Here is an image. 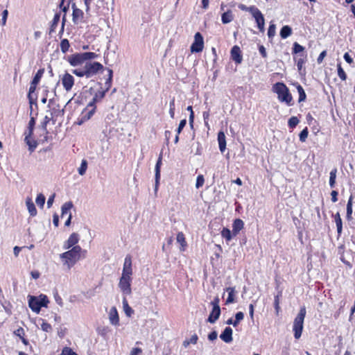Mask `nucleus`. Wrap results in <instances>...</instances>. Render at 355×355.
I'll use <instances>...</instances> for the list:
<instances>
[{
	"label": "nucleus",
	"instance_id": "f257e3e1",
	"mask_svg": "<svg viewBox=\"0 0 355 355\" xmlns=\"http://www.w3.org/2000/svg\"><path fill=\"white\" fill-rule=\"evenodd\" d=\"M86 250H83L80 246L76 245L71 250L60 254V259L64 261V265L70 269L81 258L85 257Z\"/></svg>",
	"mask_w": 355,
	"mask_h": 355
},
{
	"label": "nucleus",
	"instance_id": "f03ea898",
	"mask_svg": "<svg viewBox=\"0 0 355 355\" xmlns=\"http://www.w3.org/2000/svg\"><path fill=\"white\" fill-rule=\"evenodd\" d=\"M273 91L277 94L279 101L285 103L288 106L292 105L293 98L285 84L282 83L275 84Z\"/></svg>",
	"mask_w": 355,
	"mask_h": 355
},
{
	"label": "nucleus",
	"instance_id": "7ed1b4c3",
	"mask_svg": "<svg viewBox=\"0 0 355 355\" xmlns=\"http://www.w3.org/2000/svg\"><path fill=\"white\" fill-rule=\"evenodd\" d=\"M28 298L29 307L37 313H40L42 307H46L49 302L46 295L42 294L39 297L28 295Z\"/></svg>",
	"mask_w": 355,
	"mask_h": 355
},
{
	"label": "nucleus",
	"instance_id": "20e7f679",
	"mask_svg": "<svg viewBox=\"0 0 355 355\" xmlns=\"http://www.w3.org/2000/svg\"><path fill=\"white\" fill-rule=\"evenodd\" d=\"M306 313L305 306H302L297 315L294 320L293 330L294 331V336L295 339H299L302 336Z\"/></svg>",
	"mask_w": 355,
	"mask_h": 355
},
{
	"label": "nucleus",
	"instance_id": "39448f33",
	"mask_svg": "<svg viewBox=\"0 0 355 355\" xmlns=\"http://www.w3.org/2000/svg\"><path fill=\"white\" fill-rule=\"evenodd\" d=\"M84 69L86 73L87 78H92L96 75L99 71L103 69V66L97 62H87L84 65Z\"/></svg>",
	"mask_w": 355,
	"mask_h": 355
},
{
	"label": "nucleus",
	"instance_id": "423d86ee",
	"mask_svg": "<svg viewBox=\"0 0 355 355\" xmlns=\"http://www.w3.org/2000/svg\"><path fill=\"white\" fill-rule=\"evenodd\" d=\"M131 282L132 278L121 277L119 282V288L123 296L130 295L132 293Z\"/></svg>",
	"mask_w": 355,
	"mask_h": 355
},
{
	"label": "nucleus",
	"instance_id": "0eeeda50",
	"mask_svg": "<svg viewBox=\"0 0 355 355\" xmlns=\"http://www.w3.org/2000/svg\"><path fill=\"white\" fill-rule=\"evenodd\" d=\"M204 47V41L202 35L200 33H196L194 36V42L191 44V52H201Z\"/></svg>",
	"mask_w": 355,
	"mask_h": 355
},
{
	"label": "nucleus",
	"instance_id": "6e6552de",
	"mask_svg": "<svg viewBox=\"0 0 355 355\" xmlns=\"http://www.w3.org/2000/svg\"><path fill=\"white\" fill-rule=\"evenodd\" d=\"M61 82L66 92H69L74 85V78L69 73H65L61 78Z\"/></svg>",
	"mask_w": 355,
	"mask_h": 355
},
{
	"label": "nucleus",
	"instance_id": "1a4fd4ad",
	"mask_svg": "<svg viewBox=\"0 0 355 355\" xmlns=\"http://www.w3.org/2000/svg\"><path fill=\"white\" fill-rule=\"evenodd\" d=\"M132 260L130 256L125 258L121 277L132 278Z\"/></svg>",
	"mask_w": 355,
	"mask_h": 355
},
{
	"label": "nucleus",
	"instance_id": "9d476101",
	"mask_svg": "<svg viewBox=\"0 0 355 355\" xmlns=\"http://www.w3.org/2000/svg\"><path fill=\"white\" fill-rule=\"evenodd\" d=\"M254 18L257 27L261 33L264 32L265 19L261 11L257 8L252 14Z\"/></svg>",
	"mask_w": 355,
	"mask_h": 355
},
{
	"label": "nucleus",
	"instance_id": "9b49d317",
	"mask_svg": "<svg viewBox=\"0 0 355 355\" xmlns=\"http://www.w3.org/2000/svg\"><path fill=\"white\" fill-rule=\"evenodd\" d=\"M72 8H73V14H72L73 22L75 24H78L83 21V12L82 10L77 8L74 3L72 5Z\"/></svg>",
	"mask_w": 355,
	"mask_h": 355
},
{
	"label": "nucleus",
	"instance_id": "f8f14e48",
	"mask_svg": "<svg viewBox=\"0 0 355 355\" xmlns=\"http://www.w3.org/2000/svg\"><path fill=\"white\" fill-rule=\"evenodd\" d=\"M79 241V236L77 233H73L70 235L67 241H66L64 243V249H69L71 248H73L76 246V244Z\"/></svg>",
	"mask_w": 355,
	"mask_h": 355
},
{
	"label": "nucleus",
	"instance_id": "ddd939ff",
	"mask_svg": "<svg viewBox=\"0 0 355 355\" xmlns=\"http://www.w3.org/2000/svg\"><path fill=\"white\" fill-rule=\"evenodd\" d=\"M232 59L236 63L240 64L242 62V55L240 48L238 46H234L231 49Z\"/></svg>",
	"mask_w": 355,
	"mask_h": 355
},
{
	"label": "nucleus",
	"instance_id": "4468645a",
	"mask_svg": "<svg viewBox=\"0 0 355 355\" xmlns=\"http://www.w3.org/2000/svg\"><path fill=\"white\" fill-rule=\"evenodd\" d=\"M225 291L228 294L227 298L225 301V304L234 303L236 302V295L237 293L235 287H227L226 288Z\"/></svg>",
	"mask_w": 355,
	"mask_h": 355
},
{
	"label": "nucleus",
	"instance_id": "2eb2a0df",
	"mask_svg": "<svg viewBox=\"0 0 355 355\" xmlns=\"http://www.w3.org/2000/svg\"><path fill=\"white\" fill-rule=\"evenodd\" d=\"M220 338L226 343H230L232 341V329L230 327H226L220 335Z\"/></svg>",
	"mask_w": 355,
	"mask_h": 355
},
{
	"label": "nucleus",
	"instance_id": "dca6fc26",
	"mask_svg": "<svg viewBox=\"0 0 355 355\" xmlns=\"http://www.w3.org/2000/svg\"><path fill=\"white\" fill-rule=\"evenodd\" d=\"M109 320L112 324L117 326L119 324V318L117 310L115 307H112L109 313Z\"/></svg>",
	"mask_w": 355,
	"mask_h": 355
},
{
	"label": "nucleus",
	"instance_id": "f3484780",
	"mask_svg": "<svg viewBox=\"0 0 355 355\" xmlns=\"http://www.w3.org/2000/svg\"><path fill=\"white\" fill-rule=\"evenodd\" d=\"M220 315V308H212V310L207 318V322L214 324Z\"/></svg>",
	"mask_w": 355,
	"mask_h": 355
},
{
	"label": "nucleus",
	"instance_id": "a211bd4d",
	"mask_svg": "<svg viewBox=\"0 0 355 355\" xmlns=\"http://www.w3.org/2000/svg\"><path fill=\"white\" fill-rule=\"evenodd\" d=\"M162 155H159L157 162L155 165V190H157L159 179H160V167L162 165Z\"/></svg>",
	"mask_w": 355,
	"mask_h": 355
},
{
	"label": "nucleus",
	"instance_id": "6ab92c4d",
	"mask_svg": "<svg viewBox=\"0 0 355 355\" xmlns=\"http://www.w3.org/2000/svg\"><path fill=\"white\" fill-rule=\"evenodd\" d=\"M243 222L241 219L237 218L234 220L232 225V234L236 236L239 232L243 228Z\"/></svg>",
	"mask_w": 355,
	"mask_h": 355
},
{
	"label": "nucleus",
	"instance_id": "aec40b11",
	"mask_svg": "<svg viewBox=\"0 0 355 355\" xmlns=\"http://www.w3.org/2000/svg\"><path fill=\"white\" fill-rule=\"evenodd\" d=\"M218 141L219 149L221 153H223L226 148V139L225 133L222 131L218 133Z\"/></svg>",
	"mask_w": 355,
	"mask_h": 355
},
{
	"label": "nucleus",
	"instance_id": "412c9836",
	"mask_svg": "<svg viewBox=\"0 0 355 355\" xmlns=\"http://www.w3.org/2000/svg\"><path fill=\"white\" fill-rule=\"evenodd\" d=\"M84 61L85 60L83 59V53L73 55L69 58V63L72 66H78L82 64Z\"/></svg>",
	"mask_w": 355,
	"mask_h": 355
},
{
	"label": "nucleus",
	"instance_id": "4be33fe9",
	"mask_svg": "<svg viewBox=\"0 0 355 355\" xmlns=\"http://www.w3.org/2000/svg\"><path fill=\"white\" fill-rule=\"evenodd\" d=\"M26 205L28 209V211L31 216H35L37 215V209L35 208V206L31 198H27L26 199Z\"/></svg>",
	"mask_w": 355,
	"mask_h": 355
},
{
	"label": "nucleus",
	"instance_id": "5701e85b",
	"mask_svg": "<svg viewBox=\"0 0 355 355\" xmlns=\"http://www.w3.org/2000/svg\"><path fill=\"white\" fill-rule=\"evenodd\" d=\"M31 136H28L25 135L24 141L26 144L28 146V150L31 153H32L36 148L37 144L35 140H31Z\"/></svg>",
	"mask_w": 355,
	"mask_h": 355
},
{
	"label": "nucleus",
	"instance_id": "b1692460",
	"mask_svg": "<svg viewBox=\"0 0 355 355\" xmlns=\"http://www.w3.org/2000/svg\"><path fill=\"white\" fill-rule=\"evenodd\" d=\"M73 207V203L71 201L67 202L64 203L62 206V213L61 217L63 218L65 215L68 214L70 212L71 209Z\"/></svg>",
	"mask_w": 355,
	"mask_h": 355
},
{
	"label": "nucleus",
	"instance_id": "393cba45",
	"mask_svg": "<svg viewBox=\"0 0 355 355\" xmlns=\"http://www.w3.org/2000/svg\"><path fill=\"white\" fill-rule=\"evenodd\" d=\"M234 19L232 12L227 10L221 16V21L223 24H228L231 22Z\"/></svg>",
	"mask_w": 355,
	"mask_h": 355
},
{
	"label": "nucleus",
	"instance_id": "a878e982",
	"mask_svg": "<svg viewBox=\"0 0 355 355\" xmlns=\"http://www.w3.org/2000/svg\"><path fill=\"white\" fill-rule=\"evenodd\" d=\"M122 304H123V308L124 312L126 314V315L129 316V317L131 316V315L133 313L134 311L128 305V303L125 296H123V297Z\"/></svg>",
	"mask_w": 355,
	"mask_h": 355
},
{
	"label": "nucleus",
	"instance_id": "bb28decb",
	"mask_svg": "<svg viewBox=\"0 0 355 355\" xmlns=\"http://www.w3.org/2000/svg\"><path fill=\"white\" fill-rule=\"evenodd\" d=\"M292 34V29L289 26H284L280 31V36L286 39Z\"/></svg>",
	"mask_w": 355,
	"mask_h": 355
},
{
	"label": "nucleus",
	"instance_id": "cd10ccee",
	"mask_svg": "<svg viewBox=\"0 0 355 355\" xmlns=\"http://www.w3.org/2000/svg\"><path fill=\"white\" fill-rule=\"evenodd\" d=\"M60 13L55 14V15L53 17V19L52 20L51 24V28H50V31H49V33L50 34L52 32L55 31V30L57 28L58 24L59 21H60Z\"/></svg>",
	"mask_w": 355,
	"mask_h": 355
},
{
	"label": "nucleus",
	"instance_id": "c85d7f7f",
	"mask_svg": "<svg viewBox=\"0 0 355 355\" xmlns=\"http://www.w3.org/2000/svg\"><path fill=\"white\" fill-rule=\"evenodd\" d=\"M105 92H98L95 94L93 97L92 101L88 103V107H94L95 106L96 103L102 99L104 97Z\"/></svg>",
	"mask_w": 355,
	"mask_h": 355
},
{
	"label": "nucleus",
	"instance_id": "c756f323",
	"mask_svg": "<svg viewBox=\"0 0 355 355\" xmlns=\"http://www.w3.org/2000/svg\"><path fill=\"white\" fill-rule=\"evenodd\" d=\"M335 222L337 227V232L338 235L342 233L343 225H342V219L340 218V214L336 213L334 216Z\"/></svg>",
	"mask_w": 355,
	"mask_h": 355
},
{
	"label": "nucleus",
	"instance_id": "7c9ffc66",
	"mask_svg": "<svg viewBox=\"0 0 355 355\" xmlns=\"http://www.w3.org/2000/svg\"><path fill=\"white\" fill-rule=\"evenodd\" d=\"M35 125V119L34 117H31L28 122V130L25 132L24 135H26L28 136H32Z\"/></svg>",
	"mask_w": 355,
	"mask_h": 355
},
{
	"label": "nucleus",
	"instance_id": "2f4dec72",
	"mask_svg": "<svg viewBox=\"0 0 355 355\" xmlns=\"http://www.w3.org/2000/svg\"><path fill=\"white\" fill-rule=\"evenodd\" d=\"M352 196L349 197V199L347 204V219L351 220L352 219Z\"/></svg>",
	"mask_w": 355,
	"mask_h": 355
},
{
	"label": "nucleus",
	"instance_id": "473e14b6",
	"mask_svg": "<svg viewBox=\"0 0 355 355\" xmlns=\"http://www.w3.org/2000/svg\"><path fill=\"white\" fill-rule=\"evenodd\" d=\"M337 168H334L330 172L329 176V186L331 188H334L336 184Z\"/></svg>",
	"mask_w": 355,
	"mask_h": 355
},
{
	"label": "nucleus",
	"instance_id": "72a5a7b5",
	"mask_svg": "<svg viewBox=\"0 0 355 355\" xmlns=\"http://www.w3.org/2000/svg\"><path fill=\"white\" fill-rule=\"evenodd\" d=\"M177 241L181 245V250H184V247L187 245L184 235L182 232H179L177 234Z\"/></svg>",
	"mask_w": 355,
	"mask_h": 355
},
{
	"label": "nucleus",
	"instance_id": "f704fd0d",
	"mask_svg": "<svg viewBox=\"0 0 355 355\" xmlns=\"http://www.w3.org/2000/svg\"><path fill=\"white\" fill-rule=\"evenodd\" d=\"M221 236L226 239L227 241H230L232 239L233 234L231 231L226 227H224L221 232Z\"/></svg>",
	"mask_w": 355,
	"mask_h": 355
},
{
	"label": "nucleus",
	"instance_id": "c9c22d12",
	"mask_svg": "<svg viewBox=\"0 0 355 355\" xmlns=\"http://www.w3.org/2000/svg\"><path fill=\"white\" fill-rule=\"evenodd\" d=\"M296 87H297V92L299 93L298 101L300 103L302 101H305L306 96V94H305V92H304L303 87L299 84H297Z\"/></svg>",
	"mask_w": 355,
	"mask_h": 355
},
{
	"label": "nucleus",
	"instance_id": "e433bc0d",
	"mask_svg": "<svg viewBox=\"0 0 355 355\" xmlns=\"http://www.w3.org/2000/svg\"><path fill=\"white\" fill-rule=\"evenodd\" d=\"M44 72V69H40L37 71L36 73L35 77L33 78L32 83H33L34 85H37L41 79V78L43 76V73Z\"/></svg>",
	"mask_w": 355,
	"mask_h": 355
},
{
	"label": "nucleus",
	"instance_id": "4c0bfd02",
	"mask_svg": "<svg viewBox=\"0 0 355 355\" xmlns=\"http://www.w3.org/2000/svg\"><path fill=\"white\" fill-rule=\"evenodd\" d=\"M45 196L43 194L40 193L37 195L35 202L40 208H43L45 203Z\"/></svg>",
	"mask_w": 355,
	"mask_h": 355
},
{
	"label": "nucleus",
	"instance_id": "58836bf2",
	"mask_svg": "<svg viewBox=\"0 0 355 355\" xmlns=\"http://www.w3.org/2000/svg\"><path fill=\"white\" fill-rule=\"evenodd\" d=\"M69 46V42L67 39H63L61 40L60 49L63 53L68 51Z\"/></svg>",
	"mask_w": 355,
	"mask_h": 355
},
{
	"label": "nucleus",
	"instance_id": "ea45409f",
	"mask_svg": "<svg viewBox=\"0 0 355 355\" xmlns=\"http://www.w3.org/2000/svg\"><path fill=\"white\" fill-rule=\"evenodd\" d=\"M96 107L94 105V107H87V112H86L84 116L83 119L85 120H88L91 118V116L94 114L95 112Z\"/></svg>",
	"mask_w": 355,
	"mask_h": 355
},
{
	"label": "nucleus",
	"instance_id": "a19ab883",
	"mask_svg": "<svg viewBox=\"0 0 355 355\" xmlns=\"http://www.w3.org/2000/svg\"><path fill=\"white\" fill-rule=\"evenodd\" d=\"M239 8L241 9V10H243V11H248L249 12H250L251 14H252L257 9V8L254 6H250V7H248L246 6L244 4H239L238 6Z\"/></svg>",
	"mask_w": 355,
	"mask_h": 355
},
{
	"label": "nucleus",
	"instance_id": "79ce46f5",
	"mask_svg": "<svg viewBox=\"0 0 355 355\" xmlns=\"http://www.w3.org/2000/svg\"><path fill=\"white\" fill-rule=\"evenodd\" d=\"M87 168V162L85 159H83L80 166L78 168V173L80 175H85Z\"/></svg>",
	"mask_w": 355,
	"mask_h": 355
},
{
	"label": "nucleus",
	"instance_id": "37998d69",
	"mask_svg": "<svg viewBox=\"0 0 355 355\" xmlns=\"http://www.w3.org/2000/svg\"><path fill=\"white\" fill-rule=\"evenodd\" d=\"M337 69H338V76L342 80H345L347 79V75L342 68L340 64H337Z\"/></svg>",
	"mask_w": 355,
	"mask_h": 355
},
{
	"label": "nucleus",
	"instance_id": "c03bdc74",
	"mask_svg": "<svg viewBox=\"0 0 355 355\" xmlns=\"http://www.w3.org/2000/svg\"><path fill=\"white\" fill-rule=\"evenodd\" d=\"M299 122L300 121L297 117L292 116L289 119L288 124L291 128H293L299 123Z\"/></svg>",
	"mask_w": 355,
	"mask_h": 355
},
{
	"label": "nucleus",
	"instance_id": "a18cd8bd",
	"mask_svg": "<svg viewBox=\"0 0 355 355\" xmlns=\"http://www.w3.org/2000/svg\"><path fill=\"white\" fill-rule=\"evenodd\" d=\"M97 54L93 52L83 53V59L85 60H92L97 58Z\"/></svg>",
	"mask_w": 355,
	"mask_h": 355
},
{
	"label": "nucleus",
	"instance_id": "49530a36",
	"mask_svg": "<svg viewBox=\"0 0 355 355\" xmlns=\"http://www.w3.org/2000/svg\"><path fill=\"white\" fill-rule=\"evenodd\" d=\"M309 135V131L307 128H305L304 130H302V132L299 135L300 140L302 142H304L306 139H307Z\"/></svg>",
	"mask_w": 355,
	"mask_h": 355
},
{
	"label": "nucleus",
	"instance_id": "de8ad7c7",
	"mask_svg": "<svg viewBox=\"0 0 355 355\" xmlns=\"http://www.w3.org/2000/svg\"><path fill=\"white\" fill-rule=\"evenodd\" d=\"M276 33V26L274 24H272L269 26L268 30V36L271 38L273 37Z\"/></svg>",
	"mask_w": 355,
	"mask_h": 355
},
{
	"label": "nucleus",
	"instance_id": "09e8293b",
	"mask_svg": "<svg viewBox=\"0 0 355 355\" xmlns=\"http://www.w3.org/2000/svg\"><path fill=\"white\" fill-rule=\"evenodd\" d=\"M42 323L41 324V329L46 332H51L52 331V327L50 324L46 322H44V320H42Z\"/></svg>",
	"mask_w": 355,
	"mask_h": 355
},
{
	"label": "nucleus",
	"instance_id": "8fccbe9b",
	"mask_svg": "<svg viewBox=\"0 0 355 355\" xmlns=\"http://www.w3.org/2000/svg\"><path fill=\"white\" fill-rule=\"evenodd\" d=\"M107 71H108V78L107 79V80L105 83V85L107 87V89H108L111 86L112 74H113V71L112 69H107Z\"/></svg>",
	"mask_w": 355,
	"mask_h": 355
},
{
	"label": "nucleus",
	"instance_id": "3c124183",
	"mask_svg": "<svg viewBox=\"0 0 355 355\" xmlns=\"http://www.w3.org/2000/svg\"><path fill=\"white\" fill-rule=\"evenodd\" d=\"M72 73L79 77L86 76L84 67L81 69H76L72 70Z\"/></svg>",
	"mask_w": 355,
	"mask_h": 355
},
{
	"label": "nucleus",
	"instance_id": "603ef678",
	"mask_svg": "<svg viewBox=\"0 0 355 355\" xmlns=\"http://www.w3.org/2000/svg\"><path fill=\"white\" fill-rule=\"evenodd\" d=\"M205 183V179L202 175H199L197 177L196 183V187L197 189H199L200 187H202Z\"/></svg>",
	"mask_w": 355,
	"mask_h": 355
},
{
	"label": "nucleus",
	"instance_id": "864d4df0",
	"mask_svg": "<svg viewBox=\"0 0 355 355\" xmlns=\"http://www.w3.org/2000/svg\"><path fill=\"white\" fill-rule=\"evenodd\" d=\"M293 50L294 53H299L300 52H302L304 50V48L300 44H299L297 42H295L293 44Z\"/></svg>",
	"mask_w": 355,
	"mask_h": 355
},
{
	"label": "nucleus",
	"instance_id": "5fc2aeb1",
	"mask_svg": "<svg viewBox=\"0 0 355 355\" xmlns=\"http://www.w3.org/2000/svg\"><path fill=\"white\" fill-rule=\"evenodd\" d=\"M169 107H170V109H169V114H170V116L172 119L174 118V114H175V99L173 98L171 102H170V104H169Z\"/></svg>",
	"mask_w": 355,
	"mask_h": 355
},
{
	"label": "nucleus",
	"instance_id": "6e6d98bb",
	"mask_svg": "<svg viewBox=\"0 0 355 355\" xmlns=\"http://www.w3.org/2000/svg\"><path fill=\"white\" fill-rule=\"evenodd\" d=\"M51 116H44V121L41 124V127L46 132H47L46 131V125L47 124L49 123V121H51Z\"/></svg>",
	"mask_w": 355,
	"mask_h": 355
},
{
	"label": "nucleus",
	"instance_id": "4d7b16f0",
	"mask_svg": "<svg viewBox=\"0 0 355 355\" xmlns=\"http://www.w3.org/2000/svg\"><path fill=\"white\" fill-rule=\"evenodd\" d=\"M60 355H78L76 352H73L72 349L69 347H64Z\"/></svg>",
	"mask_w": 355,
	"mask_h": 355
},
{
	"label": "nucleus",
	"instance_id": "13d9d810",
	"mask_svg": "<svg viewBox=\"0 0 355 355\" xmlns=\"http://www.w3.org/2000/svg\"><path fill=\"white\" fill-rule=\"evenodd\" d=\"M275 309L276 311V313L278 314L280 310L279 307V295H277L275 297V302H274Z\"/></svg>",
	"mask_w": 355,
	"mask_h": 355
},
{
	"label": "nucleus",
	"instance_id": "bf43d9fd",
	"mask_svg": "<svg viewBox=\"0 0 355 355\" xmlns=\"http://www.w3.org/2000/svg\"><path fill=\"white\" fill-rule=\"evenodd\" d=\"M36 87L37 85H34L33 83L31 82L28 95L31 103H32L31 94L35 92Z\"/></svg>",
	"mask_w": 355,
	"mask_h": 355
},
{
	"label": "nucleus",
	"instance_id": "052dcab7",
	"mask_svg": "<svg viewBox=\"0 0 355 355\" xmlns=\"http://www.w3.org/2000/svg\"><path fill=\"white\" fill-rule=\"evenodd\" d=\"M187 124V120L186 119H182L180 121V123H179V125H178V128L177 129V134L179 135L182 129L184 128V126L186 125Z\"/></svg>",
	"mask_w": 355,
	"mask_h": 355
},
{
	"label": "nucleus",
	"instance_id": "680f3d73",
	"mask_svg": "<svg viewBox=\"0 0 355 355\" xmlns=\"http://www.w3.org/2000/svg\"><path fill=\"white\" fill-rule=\"evenodd\" d=\"M219 302H220V300H219L218 297H216L211 302L210 304L212 306V308H220Z\"/></svg>",
	"mask_w": 355,
	"mask_h": 355
},
{
	"label": "nucleus",
	"instance_id": "e2e57ef3",
	"mask_svg": "<svg viewBox=\"0 0 355 355\" xmlns=\"http://www.w3.org/2000/svg\"><path fill=\"white\" fill-rule=\"evenodd\" d=\"M8 12L7 10H4L2 12V19H1V21H2V25L3 26H5L6 24V21H7V17H8Z\"/></svg>",
	"mask_w": 355,
	"mask_h": 355
},
{
	"label": "nucleus",
	"instance_id": "0e129e2a",
	"mask_svg": "<svg viewBox=\"0 0 355 355\" xmlns=\"http://www.w3.org/2000/svg\"><path fill=\"white\" fill-rule=\"evenodd\" d=\"M259 51L263 58H266L267 57L266 48L263 45L259 46Z\"/></svg>",
	"mask_w": 355,
	"mask_h": 355
},
{
	"label": "nucleus",
	"instance_id": "69168bd1",
	"mask_svg": "<svg viewBox=\"0 0 355 355\" xmlns=\"http://www.w3.org/2000/svg\"><path fill=\"white\" fill-rule=\"evenodd\" d=\"M54 298H55V300L56 302V303L60 305V306H63V302H62V300L61 298V297L58 295V293H55L54 295Z\"/></svg>",
	"mask_w": 355,
	"mask_h": 355
},
{
	"label": "nucleus",
	"instance_id": "338daca9",
	"mask_svg": "<svg viewBox=\"0 0 355 355\" xmlns=\"http://www.w3.org/2000/svg\"><path fill=\"white\" fill-rule=\"evenodd\" d=\"M142 352V350L140 348L135 347L132 348L130 355H140Z\"/></svg>",
	"mask_w": 355,
	"mask_h": 355
},
{
	"label": "nucleus",
	"instance_id": "774afa93",
	"mask_svg": "<svg viewBox=\"0 0 355 355\" xmlns=\"http://www.w3.org/2000/svg\"><path fill=\"white\" fill-rule=\"evenodd\" d=\"M217 336H218L217 332L216 331H214L208 335V339L209 340L213 341L217 338Z\"/></svg>",
	"mask_w": 355,
	"mask_h": 355
}]
</instances>
